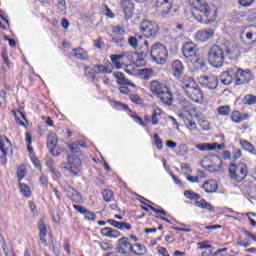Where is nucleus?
<instances>
[{"mask_svg":"<svg viewBox=\"0 0 256 256\" xmlns=\"http://www.w3.org/2000/svg\"><path fill=\"white\" fill-rule=\"evenodd\" d=\"M181 88L185 95L194 101V103H203V92H201V88H199V85L193 77L188 78L184 83H182Z\"/></svg>","mask_w":256,"mask_h":256,"instance_id":"f257e3e1","label":"nucleus"},{"mask_svg":"<svg viewBox=\"0 0 256 256\" xmlns=\"http://www.w3.org/2000/svg\"><path fill=\"white\" fill-rule=\"evenodd\" d=\"M188 3L195 11H199L202 13L204 17L207 19L204 21L206 25H209L210 23L215 22V19H217V14L213 11H211V6L207 3L205 0H188Z\"/></svg>","mask_w":256,"mask_h":256,"instance_id":"f03ea898","label":"nucleus"},{"mask_svg":"<svg viewBox=\"0 0 256 256\" xmlns=\"http://www.w3.org/2000/svg\"><path fill=\"white\" fill-rule=\"evenodd\" d=\"M150 57L155 63H157V65H165V63H167V59H169V52L165 45L161 43H154L150 47Z\"/></svg>","mask_w":256,"mask_h":256,"instance_id":"7ed1b4c3","label":"nucleus"},{"mask_svg":"<svg viewBox=\"0 0 256 256\" xmlns=\"http://www.w3.org/2000/svg\"><path fill=\"white\" fill-rule=\"evenodd\" d=\"M208 62L215 69L223 67V63H225V52H223V48L213 45L209 50Z\"/></svg>","mask_w":256,"mask_h":256,"instance_id":"20e7f679","label":"nucleus"},{"mask_svg":"<svg viewBox=\"0 0 256 256\" xmlns=\"http://www.w3.org/2000/svg\"><path fill=\"white\" fill-rule=\"evenodd\" d=\"M140 31L147 39L151 37L155 38L159 32V24L157 22L143 20L140 24Z\"/></svg>","mask_w":256,"mask_h":256,"instance_id":"39448f33","label":"nucleus"},{"mask_svg":"<svg viewBox=\"0 0 256 256\" xmlns=\"http://www.w3.org/2000/svg\"><path fill=\"white\" fill-rule=\"evenodd\" d=\"M235 69V85H248L250 81H253L255 79V76L253 75V72L249 69H243V68H234Z\"/></svg>","mask_w":256,"mask_h":256,"instance_id":"423d86ee","label":"nucleus"},{"mask_svg":"<svg viewBox=\"0 0 256 256\" xmlns=\"http://www.w3.org/2000/svg\"><path fill=\"white\" fill-rule=\"evenodd\" d=\"M182 53L185 59L190 63H197L199 61V54H197V45L193 42H186L182 48Z\"/></svg>","mask_w":256,"mask_h":256,"instance_id":"0eeeda50","label":"nucleus"},{"mask_svg":"<svg viewBox=\"0 0 256 256\" xmlns=\"http://www.w3.org/2000/svg\"><path fill=\"white\" fill-rule=\"evenodd\" d=\"M116 250L120 255H129V253L138 255L137 250L133 249V244H131L129 237H122L118 239Z\"/></svg>","mask_w":256,"mask_h":256,"instance_id":"6e6552de","label":"nucleus"},{"mask_svg":"<svg viewBox=\"0 0 256 256\" xmlns=\"http://www.w3.org/2000/svg\"><path fill=\"white\" fill-rule=\"evenodd\" d=\"M184 71L185 66H183V62L180 60H174L172 63V73L175 79L179 81L180 85L192 78L191 76H183Z\"/></svg>","mask_w":256,"mask_h":256,"instance_id":"1a4fd4ad","label":"nucleus"},{"mask_svg":"<svg viewBox=\"0 0 256 256\" xmlns=\"http://www.w3.org/2000/svg\"><path fill=\"white\" fill-rule=\"evenodd\" d=\"M94 67L98 71L91 69V67L89 66L85 67V71L89 72V75L92 77V79H95L97 74L102 73L103 75H109L113 73V64L111 62H109L106 66L101 64H96Z\"/></svg>","mask_w":256,"mask_h":256,"instance_id":"9d476101","label":"nucleus"},{"mask_svg":"<svg viewBox=\"0 0 256 256\" xmlns=\"http://www.w3.org/2000/svg\"><path fill=\"white\" fill-rule=\"evenodd\" d=\"M229 173L231 179H234L235 181H237V183H243L248 174L247 165L241 164L235 169L230 168Z\"/></svg>","mask_w":256,"mask_h":256,"instance_id":"9b49d317","label":"nucleus"},{"mask_svg":"<svg viewBox=\"0 0 256 256\" xmlns=\"http://www.w3.org/2000/svg\"><path fill=\"white\" fill-rule=\"evenodd\" d=\"M67 161L69 163V166H64L63 168L70 171L72 175H79V173L81 172V159H79V157L77 156L68 155Z\"/></svg>","mask_w":256,"mask_h":256,"instance_id":"f8f14e48","label":"nucleus"},{"mask_svg":"<svg viewBox=\"0 0 256 256\" xmlns=\"http://www.w3.org/2000/svg\"><path fill=\"white\" fill-rule=\"evenodd\" d=\"M199 83L202 85V87H206V89H217L219 79L217 76L210 74L208 76H201L199 78Z\"/></svg>","mask_w":256,"mask_h":256,"instance_id":"ddd939ff","label":"nucleus"},{"mask_svg":"<svg viewBox=\"0 0 256 256\" xmlns=\"http://www.w3.org/2000/svg\"><path fill=\"white\" fill-rule=\"evenodd\" d=\"M156 9L162 17H167L171 13V9H173V0H157Z\"/></svg>","mask_w":256,"mask_h":256,"instance_id":"4468645a","label":"nucleus"},{"mask_svg":"<svg viewBox=\"0 0 256 256\" xmlns=\"http://www.w3.org/2000/svg\"><path fill=\"white\" fill-rule=\"evenodd\" d=\"M220 81L223 85H231L233 81H236L235 68H230L220 75Z\"/></svg>","mask_w":256,"mask_h":256,"instance_id":"2eb2a0df","label":"nucleus"},{"mask_svg":"<svg viewBox=\"0 0 256 256\" xmlns=\"http://www.w3.org/2000/svg\"><path fill=\"white\" fill-rule=\"evenodd\" d=\"M213 35H215V30H213L211 28H206L204 30H199L196 33V39H197V41H200V43H205L209 39H211V37H213Z\"/></svg>","mask_w":256,"mask_h":256,"instance_id":"dca6fc26","label":"nucleus"},{"mask_svg":"<svg viewBox=\"0 0 256 256\" xmlns=\"http://www.w3.org/2000/svg\"><path fill=\"white\" fill-rule=\"evenodd\" d=\"M122 9L125 15V19L129 21L133 17V10L135 9V4L131 0L122 1Z\"/></svg>","mask_w":256,"mask_h":256,"instance_id":"f3484780","label":"nucleus"},{"mask_svg":"<svg viewBox=\"0 0 256 256\" xmlns=\"http://www.w3.org/2000/svg\"><path fill=\"white\" fill-rule=\"evenodd\" d=\"M66 194H67V197H69V199H71V201H73L74 203L83 202V196H81V193H79L77 190H75V188L71 186H69L66 189Z\"/></svg>","mask_w":256,"mask_h":256,"instance_id":"a211bd4d","label":"nucleus"},{"mask_svg":"<svg viewBox=\"0 0 256 256\" xmlns=\"http://www.w3.org/2000/svg\"><path fill=\"white\" fill-rule=\"evenodd\" d=\"M225 46L226 57H229L230 59H235V57L239 55V48H237V45H235V43L228 42L225 44Z\"/></svg>","mask_w":256,"mask_h":256,"instance_id":"6ab92c4d","label":"nucleus"},{"mask_svg":"<svg viewBox=\"0 0 256 256\" xmlns=\"http://www.w3.org/2000/svg\"><path fill=\"white\" fill-rule=\"evenodd\" d=\"M101 235L109 237L110 239H119V237H121V232L111 227H105L101 229Z\"/></svg>","mask_w":256,"mask_h":256,"instance_id":"aec40b11","label":"nucleus"},{"mask_svg":"<svg viewBox=\"0 0 256 256\" xmlns=\"http://www.w3.org/2000/svg\"><path fill=\"white\" fill-rule=\"evenodd\" d=\"M158 97L162 101V103H165V105H173V94H171L169 88H164V91H162V93Z\"/></svg>","mask_w":256,"mask_h":256,"instance_id":"412c9836","label":"nucleus"},{"mask_svg":"<svg viewBox=\"0 0 256 256\" xmlns=\"http://www.w3.org/2000/svg\"><path fill=\"white\" fill-rule=\"evenodd\" d=\"M113 75L117 79V85H129L130 87H136L131 80L125 77L123 72H114Z\"/></svg>","mask_w":256,"mask_h":256,"instance_id":"4be33fe9","label":"nucleus"},{"mask_svg":"<svg viewBox=\"0 0 256 256\" xmlns=\"http://www.w3.org/2000/svg\"><path fill=\"white\" fill-rule=\"evenodd\" d=\"M150 89L154 95H158V97L167 89V86L159 83V81L154 80L150 82Z\"/></svg>","mask_w":256,"mask_h":256,"instance_id":"5701e85b","label":"nucleus"},{"mask_svg":"<svg viewBox=\"0 0 256 256\" xmlns=\"http://www.w3.org/2000/svg\"><path fill=\"white\" fill-rule=\"evenodd\" d=\"M11 141L9 138L5 136H0V150L2 151L3 155H8L9 151L12 149Z\"/></svg>","mask_w":256,"mask_h":256,"instance_id":"b1692460","label":"nucleus"},{"mask_svg":"<svg viewBox=\"0 0 256 256\" xmlns=\"http://www.w3.org/2000/svg\"><path fill=\"white\" fill-rule=\"evenodd\" d=\"M72 51L76 59H80V61H89V52H87L85 49L78 47L74 48Z\"/></svg>","mask_w":256,"mask_h":256,"instance_id":"393cba45","label":"nucleus"},{"mask_svg":"<svg viewBox=\"0 0 256 256\" xmlns=\"http://www.w3.org/2000/svg\"><path fill=\"white\" fill-rule=\"evenodd\" d=\"M38 229L40 231L39 233L40 241L44 247H47L48 245L47 239H45V237H47V226H45V223H43V221L39 222Z\"/></svg>","mask_w":256,"mask_h":256,"instance_id":"a878e982","label":"nucleus"},{"mask_svg":"<svg viewBox=\"0 0 256 256\" xmlns=\"http://www.w3.org/2000/svg\"><path fill=\"white\" fill-rule=\"evenodd\" d=\"M202 189H204L206 193H215L218 189L217 182L213 180L207 181L202 185Z\"/></svg>","mask_w":256,"mask_h":256,"instance_id":"bb28decb","label":"nucleus"},{"mask_svg":"<svg viewBox=\"0 0 256 256\" xmlns=\"http://www.w3.org/2000/svg\"><path fill=\"white\" fill-rule=\"evenodd\" d=\"M58 141H59V138L57 137L55 132H50L47 135V147H48V149H51L52 147L57 146Z\"/></svg>","mask_w":256,"mask_h":256,"instance_id":"cd10ccee","label":"nucleus"},{"mask_svg":"<svg viewBox=\"0 0 256 256\" xmlns=\"http://www.w3.org/2000/svg\"><path fill=\"white\" fill-rule=\"evenodd\" d=\"M192 64L195 65L197 69H200L202 73H207V71H209V68L207 67V61L201 59L200 57H198L196 62H192Z\"/></svg>","mask_w":256,"mask_h":256,"instance_id":"c85d7f7f","label":"nucleus"},{"mask_svg":"<svg viewBox=\"0 0 256 256\" xmlns=\"http://www.w3.org/2000/svg\"><path fill=\"white\" fill-rule=\"evenodd\" d=\"M180 117L184 119V123L189 129V131H197V123H195L191 118L185 117V115L181 114Z\"/></svg>","mask_w":256,"mask_h":256,"instance_id":"c756f323","label":"nucleus"},{"mask_svg":"<svg viewBox=\"0 0 256 256\" xmlns=\"http://www.w3.org/2000/svg\"><path fill=\"white\" fill-rule=\"evenodd\" d=\"M123 57H125V55L123 54H113L110 56L111 62L114 65L115 69H121L122 65L119 63V61H121Z\"/></svg>","mask_w":256,"mask_h":256,"instance_id":"7c9ffc66","label":"nucleus"},{"mask_svg":"<svg viewBox=\"0 0 256 256\" xmlns=\"http://www.w3.org/2000/svg\"><path fill=\"white\" fill-rule=\"evenodd\" d=\"M196 207H199L200 209H206V211H213L214 207L211 205V203L205 201V199L201 201L195 202Z\"/></svg>","mask_w":256,"mask_h":256,"instance_id":"2f4dec72","label":"nucleus"},{"mask_svg":"<svg viewBox=\"0 0 256 256\" xmlns=\"http://www.w3.org/2000/svg\"><path fill=\"white\" fill-rule=\"evenodd\" d=\"M139 55L142 57H151V48H149V42L148 40L144 41V45L141 48V51L139 52Z\"/></svg>","mask_w":256,"mask_h":256,"instance_id":"473e14b6","label":"nucleus"},{"mask_svg":"<svg viewBox=\"0 0 256 256\" xmlns=\"http://www.w3.org/2000/svg\"><path fill=\"white\" fill-rule=\"evenodd\" d=\"M102 195L106 203H111V201H114L115 199V194L109 189L103 190Z\"/></svg>","mask_w":256,"mask_h":256,"instance_id":"72a5a7b5","label":"nucleus"},{"mask_svg":"<svg viewBox=\"0 0 256 256\" xmlns=\"http://www.w3.org/2000/svg\"><path fill=\"white\" fill-rule=\"evenodd\" d=\"M244 105H256V96L253 94H246L242 99Z\"/></svg>","mask_w":256,"mask_h":256,"instance_id":"f704fd0d","label":"nucleus"},{"mask_svg":"<svg viewBox=\"0 0 256 256\" xmlns=\"http://www.w3.org/2000/svg\"><path fill=\"white\" fill-rule=\"evenodd\" d=\"M184 197H186V199H190L191 201H198V199H201V195L191 190L184 191Z\"/></svg>","mask_w":256,"mask_h":256,"instance_id":"c9c22d12","label":"nucleus"},{"mask_svg":"<svg viewBox=\"0 0 256 256\" xmlns=\"http://www.w3.org/2000/svg\"><path fill=\"white\" fill-rule=\"evenodd\" d=\"M133 246V249H137V254L138 256H143V255H147V247H145V245L143 244H139V243H135L132 245Z\"/></svg>","mask_w":256,"mask_h":256,"instance_id":"e433bc0d","label":"nucleus"},{"mask_svg":"<svg viewBox=\"0 0 256 256\" xmlns=\"http://www.w3.org/2000/svg\"><path fill=\"white\" fill-rule=\"evenodd\" d=\"M218 114L223 115L224 117H229V115H231V107L230 106L218 107Z\"/></svg>","mask_w":256,"mask_h":256,"instance_id":"4c0bfd02","label":"nucleus"},{"mask_svg":"<svg viewBox=\"0 0 256 256\" xmlns=\"http://www.w3.org/2000/svg\"><path fill=\"white\" fill-rule=\"evenodd\" d=\"M130 101L135 103V105H143L144 100L138 94H130Z\"/></svg>","mask_w":256,"mask_h":256,"instance_id":"58836bf2","label":"nucleus"},{"mask_svg":"<svg viewBox=\"0 0 256 256\" xmlns=\"http://www.w3.org/2000/svg\"><path fill=\"white\" fill-rule=\"evenodd\" d=\"M0 107H7V92L5 90L0 91Z\"/></svg>","mask_w":256,"mask_h":256,"instance_id":"ea45409f","label":"nucleus"},{"mask_svg":"<svg viewBox=\"0 0 256 256\" xmlns=\"http://www.w3.org/2000/svg\"><path fill=\"white\" fill-rule=\"evenodd\" d=\"M145 56L138 55L135 61L136 67H145L147 65V60Z\"/></svg>","mask_w":256,"mask_h":256,"instance_id":"a19ab883","label":"nucleus"},{"mask_svg":"<svg viewBox=\"0 0 256 256\" xmlns=\"http://www.w3.org/2000/svg\"><path fill=\"white\" fill-rule=\"evenodd\" d=\"M20 191L24 197H31V190L26 184H20Z\"/></svg>","mask_w":256,"mask_h":256,"instance_id":"79ce46f5","label":"nucleus"},{"mask_svg":"<svg viewBox=\"0 0 256 256\" xmlns=\"http://www.w3.org/2000/svg\"><path fill=\"white\" fill-rule=\"evenodd\" d=\"M154 141H155L156 149H158V151H163V140H161V137H159V134H154Z\"/></svg>","mask_w":256,"mask_h":256,"instance_id":"37998d69","label":"nucleus"},{"mask_svg":"<svg viewBox=\"0 0 256 256\" xmlns=\"http://www.w3.org/2000/svg\"><path fill=\"white\" fill-rule=\"evenodd\" d=\"M242 147L244 149H246L247 151H249L250 153H255V146H253V144H251V142L244 140L242 142Z\"/></svg>","mask_w":256,"mask_h":256,"instance_id":"c03bdc74","label":"nucleus"},{"mask_svg":"<svg viewBox=\"0 0 256 256\" xmlns=\"http://www.w3.org/2000/svg\"><path fill=\"white\" fill-rule=\"evenodd\" d=\"M231 119L234 123H243V119H241V114L237 110L232 112Z\"/></svg>","mask_w":256,"mask_h":256,"instance_id":"a18cd8bd","label":"nucleus"},{"mask_svg":"<svg viewBox=\"0 0 256 256\" xmlns=\"http://www.w3.org/2000/svg\"><path fill=\"white\" fill-rule=\"evenodd\" d=\"M128 44L130 45V47H132V49H137L139 47V41L135 36L129 37Z\"/></svg>","mask_w":256,"mask_h":256,"instance_id":"49530a36","label":"nucleus"},{"mask_svg":"<svg viewBox=\"0 0 256 256\" xmlns=\"http://www.w3.org/2000/svg\"><path fill=\"white\" fill-rule=\"evenodd\" d=\"M198 125L203 129V131H209V121L201 118L198 120Z\"/></svg>","mask_w":256,"mask_h":256,"instance_id":"de8ad7c7","label":"nucleus"},{"mask_svg":"<svg viewBox=\"0 0 256 256\" xmlns=\"http://www.w3.org/2000/svg\"><path fill=\"white\" fill-rule=\"evenodd\" d=\"M158 115H161V110L158 109L157 111H154L151 116L152 125H159V118H157Z\"/></svg>","mask_w":256,"mask_h":256,"instance_id":"09e8293b","label":"nucleus"},{"mask_svg":"<svg viewBox=\"0 0 256 256\" xmlns=\"http://www.w3.org/2000/svg\"><path fill=\"white\" fill-rule=\"evenodd\" d=\"M50 149V153L51 155H53V157H59L61 155V148H59V146H53L52 148H49Z\"/></svg>","mask_w":256,"mask_h":256,"instance_id":"8fccbe9b","label":"nucleus"},{"mask_svg":"<svg viewBox=\"0 0 256 256\" xmlns=\"http://www.w3.org/2000/svg\"><path fill=\"white\" fill-rule=\"evenodd\" d=\"M100 249H102V251H111L113 245L109 242H100Z\"/></svg>","mask_w":256,"mask_h":256,"instance_id":"3c124183","label":"nucleus"},{"mask_svg":"<svg viewBox=\"0 0 256 256\" xmlns=\"http://www.w3.org/2000/svg\"><path fill=\"white\" fill-rule=\"evenodd\" d=\"M68 148L70 149L71 153H80V151H81V149L75 142L70 143L68 145Z\"/></svg>","mask_w":256,"mask_h":256,"instance_id":"603ef678","label":"nucleus"},{"mask_svg":"<svg viewBox=\"0 0 256 256\" xmlns=\"http://www.w3.org/2000/svg\"><path fill=\"white\" fill-rule=\"evenodd\" d=\"M84 215L85 219H88V221H95V219H97L95 212H91L90 210H86V213H84Z\"/></svg>","mask_w":256,"mask_h":256,"instance_id":"864d4df0","label":"nucleus"},{"mask_svg":"<svg viewBox=\"0 0 256 256\" xmlns=\"http://www.w3.org/2000/svg\"><path fill=\"white\" fill-rule=\"evenodd\" d=\"M255 43V40H253V34L251 32H248L246 34V40H244L245 45H253Z\"/></svg>","mask_w":256,"mask_h":256,"instance_id":"5fc2aeb1","label":"nucleus"},{"mask_svg":"<svg viewBox=\"0 0 256 256\" xmlns=\"http://www.w3.org/2000/svg\"><path fill=\"white\" fill-rule=\"evenodd\" d=\"M104 15H106V17H109L110 19H115V13H113V11H111L109 6L107 5H105Z\"/></svg>","mask_w":256,"mask_h":256,"instance_id":"6e6d98bb","label":"nucleus"},{"mask_svg":"<svg viewBox=\"0 0 256 256\" xmlns=\"http://www.w3.org/2000/svg\"><path fill=\"white\" fill-rule=\"evenodd\" d=\"M112 31H113V33H115V35H124L125 34V29L121 28V26H119V25L114 26Z\"/></svg>","mask_w":256,"mask_h":256,"instance_id":"4d7b16f0","label":"nucleus"},{"mask_svg":"<svg viewBox=\"0 0 256 256\" xmlns=\"http://www.w3.org/2000/svg\"><path fill=\"white\" fill-rule=\"evenodd\" d=\"M107 223L112 225V227H115V229H121V222H118V221L113 220V219H108Z\"/></svg>","mask_w":256,"mask_h":256,"instance_id":"13d9d810","label":"nucleus"},{"mask_svg":"<svg viewBox=\"0 0 256 256\" xmlns=\"http://www.w3.org/2000/svg\"><path fill=\"white\" fill-rule=\"evenodd\" d=\"M39 181H40V184L43 185L44 187H49V180L47 179V176L42 174L40 176Z\"/></svg>","mask_w":256,"mask_h":256,"instance_id":"bf43d9fd","label":"nucleus"},{"mask_svg":"<svg viewBox=\"0 0 256 256\" xmlns=\"http://www.w3.org/2000/svg\"><path fill=\"white\" fill-rule=\"evenodd\" d=\"M73 208L78 211V213H81V215H85L87 213V208L79 205H73Z\"/></svg>","mask_w":256,"mask_h":256,"instance_id":"052dcab7","label":"nucleus"},{"mask_svg":"<svg viewBox=\"0 0 256 256\" xmlns=\"http://www.w3.org/2000/svg\"><path fill=\"white\" fill-rule=\"evenodd\" d=\"M151 211H153L154 213H156L157 215L161 214L164 216H167V211L163 210V209H157L153 206H150Z\"/></svg>","mask_w":256,"mask_h":256,"instance_id":"680f3d73","label":"nucleus"},{"mask_svg":"<svg viewBox=\"0 0 256 256\" xmlns=\"http://www.w3.org/2000/svg\"><path fill=\"white\" fill-rule=\"evenodd\" d=\"M17 177H18V180L21 181V179H25V169L23 168H18L17 170Z\"/></svg>","mask_w":256,"mask_h":256,"instance_id":"e2e57ef3","label":"nucleus"},{"mask_svg":"<svg viewBox=\"0 0 256 256\" xmlns=\"http://www.w3.org/2000/svg\"><path fill=\"white\" fill-rule=\"evenodd\" d=\"M196 149H199V151H209V143L198 144Z\"/></svg>","mask_w":256,"mask_h":256,"instance_id":"0e129e2a","label":"nucleus"},{"mask_svg":"<svg viewBox=\"0 0 256 256\" xmlns=\"http://www.w3.org/2000/svg\"><path fill=\"white\" fill-rule=\"evenodd\" d=\"M253 1L254 0H239V4L242 5V7H251Z\"/></svg>","mask_w":256,"mask_h":256,"instance_id":"69168bd1","label":"nucleus"},{"mask_svg":"<svg viewBox=\"0 0 256 256\" xmlns=\"http://www.w3.org/2000/svg\"><path fill=\"white\" fill-rule=\"evenodd\" d=\"M244 234L246 235V237H248V239H250V241H255L256 242V236L255 234L245 230Z\"/></svg>","mask_w":256,"mask_h":256,"instance_id":"338daca9","label":"nucleus"},{"mask_svg":"<svg viewBox=\"0 0 256 256\" xmlns=\"http://www.w3.org/2000/svg\"><path fill=\"white\" fill-rule=\"evenodd\" d=\"M224 253H227V248H222L217 250L213 256H225Z\"/></svg>","mask_w":256,"mask_h":256,"instance_id":"774afa93","label":"nucleus"}]
</instances>
